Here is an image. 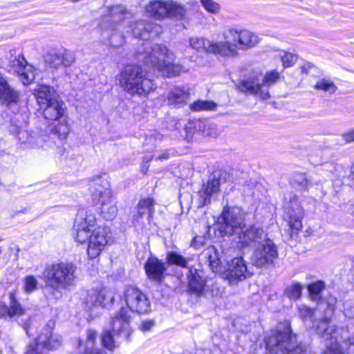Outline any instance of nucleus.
<instances>
[{
	"mask_svg": "<svg viewBox=\"0 0 354 354\" xmlns=\"http://www.w3.org/2000/svg\"><path fill=\"white\" fill-rule=\"evenodd\" d=\"M47 286L53 290L54 295L60 297L63 291L70 290L77 281V266L73 263L59 262L46 266L42 277Z\"/></svg>",
	"mask_w": 354,
	"mask_h": 354,
	"instance_id": "nucleus-3",
	"label": "nucleus"
},
{
	"mask_svg": "<svg viewBox=\"0 0 354 354\" xmlns=\"http://www.w3.org/2000/svg\"><path fill=\"white\" fill-rule=\"evenodd\" d=\"M101 341L103 346L109 350H113L115 347V340L111 332L109 330L103 331L101 335Z\"/></svg>",
	"mask_w": 354,
	"mask_h": 354,
	"instance_id": "nucleus-42",
	"label": "nucleus"
},
{
	"mask_svg": "<svg viewBox=\"0 0 354 354\" xmlns=\"http://www.w3.org/2000/svg\"><path fill=\"white\" fill-rule=\"evenodd\" d=\"M203 7L209 13L217 14L219 12L221 6L214 0H201Z\"/></svg>",
	"mask_w": 354,
	"mask_h": 354,
	"instance_id": "nucleus-46",
	"label": "nucleus"
},
{
	"mask_svg": "<svg viewBox=\"0 0 354 354\" xmlns=\"http://www.w3.org/2000/svg\"><path fill=\"white\" fill-rule=\"evenodd\" d=\"M236 239V241L241 247L251 245L257 247L262 243H265V241L268 239L267 234H265L263 230L256 226H252L245 231L242 230Z\"/></svg>",
	"mask_w": 354,
	"mask_h": 354,
	"instance_id": "nucleus-21",
	"label": "nucleus"
},
{
	"mask_svg": "<svg viewBox=\"0 0 354 354\" xmlns=\"http://www.w3.org/2000/svg\"><path fill=\"white\" fill-rule=\"evenodd\" d=\"M145 269L149 280L160 283L165 277L167 268L165 263L156 257L149 258Z\"/></svg>",
	"mask_w": 354,
	"mask_h": 354,
	"instance_id": "nucleus-28",
	"label": "nucleus"
},
{
	"mask_svg": "<svg viewBox=\"0 0 354 354\" xmlns=\"http://www.w3.org/2000/svg\"><path fill=\"white\" fill-rule=\"evenodd\" d=\"M303 286L298 283H295L288 286L285 290V295L292 300H297L300 298Z\"/></svg>",
	"mask_w": 354,
	"mask_h": 354,
	"instance_id": "nucleus-38",
	"label": "nucleus"
},
{
	"mask_svg": "<svg viewBox=\"0 0 354 354\" xmlns=\"http://www.w3.org/2000/svg\"><path fill=\"white\" fill-rule=\"evenodd\" d=\"M10 70L15 73L24 85L31 84L36 75L34 67L28 64L24 57L19 55L13 60L10 61Z\"/></svg>",
	"mask_w": 354,
	"mask_h": 354,
	"instance_id": "nucleus-19",
	"label": "nucleus"
},
{
	"mask_svg": "<svg viewBox=\"0 0 354 354\" xmlns=\"http://www.w3.org/2000/svg\"><path fill=\"white\" fill-rule=\"evenodd\" d=\"M336 304V299L333 297H328L327 299V306L328 310H331L332 312L335 310Z\"/></svg>",
	"mask_w": 354,
	"mask_h": 354,
	"instance_id": "nucleus-52",
	"label": "nucleus"
},
{
	"mask_svg": "<svg viewBox=\"0 0 354 354\" xmlns=\"http://www.w3.org/2000/svg\"><path fill=\"white\" fill-rule=\"evenodd\" d=\"M145 24V21H138L133 24L131 31L135 37L146 39V32H144Z\"/></svg>",
	"mask_w": 354,
	"mask_h": 354,
	"instance_id": "nucleus-44",
	"label": "nucleus"
},
{
	"mask_svg": "<svg viewBox=\"0 0 354 354\" xmlns=\"http://www.w3.org/2000/svg\"><path fill=\"white\" fill-rule=\"evenodd\" d=\"M295 336L291 335L290 324L284 323L278 326L266 339V348L272 354H307L306 346H295Z\"/></svg>",
	"mask_w": 354,
	"mask_h": 354,
	"instance_id": "nucleus-5",
	"label": "nucleus"
},
{
	"mask_svg": "<svg viewBox=\"0 0 354 354\" xmlns=\"http://www.w3.org/2000/svg\"><path fill=\"white\" fill-rule=\"evenodd\" d=\"M155 322L153 319H145L142 320L139 324L138 328L144 332H148L154 326Z\"/></svg>",
	"mask_w": 354,
	"mask_h": 354,
	"instance_id": "nucleus-48",
	"label": "nucleus"
},
{
	"mask_svg": "<svg viewBox=\"0 0 354 354\" xmlns=\"http://www.w3.org/2000/svg\"><path fill=\"white\" fill-rule=\"evenodd\" d=\"M112 234L109 227L99 225L94 228L90 234L87 245V255L93 259L100 255L106 246L110 243Z\"/></svg>",
	"mask_w": 354,
	"mask_h": 354,
	"instance_id": "nucleus-12",
	"label": "nucleus"
},
{
	"mask_svg": "<svg viewBox=\"0 0 354 354\" xmlns=\"http://www.w3.org/2000/svg\"><path fill=\"white\" fill-rule=\"evenodd\" d=\"M38 280L33 275H28L24 279V290L26 293H32L38 288Z\"/></svg>",
	"mask_w": 354,
	"mask_h": 354,
	"instance_id": "nucleus-40",
	"label": "nucleus"
},
{
	"mask_svg": "<svg viewBox=\"0 0 354 354\" xmlns=\"http://www.w3.org/2000/svg\"><path fill=\"white\" fill-rule=\"evenodd\" d=\"M343 139L347 143L354 142V129H352L343 134Z\"/></svg>",
	"mask_w": 354,
	"mask_h": 354,
	"instance_id": "nucleus-51",
	"label": "nucleus"
},
{
	"mask_svg": "<svg viewBox=\"0 0 354 354\" xmlns=\"http://www.w3.org/2000/svg\"><path fill=\"white\" fill-rule=\"evenodd\" d=\"M222 35L223 56H236L239 50H248L260 42L258 35L247 30L230 28L223 31Z\"/></svg>",
	"mask_w": 354,
	"mask_h": 354,
	"instance_id": "nucleus-6",
	"label": "nucleus"
},
{
	"mask_svg": "<svg viewBox=\"0 0 354 354\" xmlns=\"http://www.w3.org/2000/svg\"><path fill=\"white\" fill-rule=\"evenodd\" d=\"M122 299L128 308L138 314H145L150 311V302L147 296L134 286L126 287Z\"/></svg>",
	"mask_w": 354,
	"mask_h": 354,
	"instance_id": "nucleus-13",
	"label": "nucleus"
},
{
	"mask_svg": "<svg viewBox=\"0 0 354 354\" xmlns=\"http://www.w3.org/2000/svg\"><path fill=\"white\" fill-rule=\"evenodd\" d=\"M189 259L184 257L176 252H168L166 256V261L169 266H178L186 268Z\"/></svg>",
	"mask_w": 354,
	"mask_h": 354,
	"instance_id": "nucleus-35",
	"label": "nucleus"
},
{
	"mask_svg": "<svg viewBox=\"0 0 354 354\" xmlns=\"http://www.w3.org/2000/svg\"><path fill=\"white\" fill-rule=\"evenodd\" d=\"M314 87L317 90H322L330 93H333L337 90L335 84L332 81L326 79L318 81Z\"/></svg>",
	"mask_w": 354,
	"mask_h": 354,
	"instance_id": "nucleus-41",
	"label": "nucleus"
},
{
	"mask_svg": "<svg viewBox=\"0 0 354 354\" xmlns=\"http://www.w3.org/2000/svg\"><path fill=\"white\" fill-rule=\"evenodd\" d=\"M202 255L208 261L209 266L214 272H223V266H222V261L218 250L214 246L207 247L204 250Z\"/></svg>",
	"mask_w": 354,
	"mask_h": 354,
	"instance_id": "nucleus-33",
	"label": "nucleus"
},
{
	"mask_svg": "<svg viewBox=\"0 0 354 354\" xmlns=\"http://www.w3.org/2000/svg\"><path fill=\"white\" fill-rule=\"evenodd\" d=\"M53 322L48 323L35 342L29 344L25 354H38L39 346L47 349H53L59 346L62 343V339L59 336L53 335Z\"/></svg>",
	"mask_w": 354,
	"mask_h": 354,
	"instance_id": "nucleus-16",
	"label": "nucleus"
},
{
	"mask_svg": "<svg viewBox=\"0 0 354 354\" xmlns=\"http://www.w3.org/2000/svg\"><path fill=\"white\" fill-rule=\"evenodd\" d=\"M75 60L73 55L66 49L55 50L48 52L45 57V62L51 68L61 66H69Z\"/></svg>",
	"mask_w": 354,
	"mask_h": 354,
	"instance_id": "nucleus-24",
	"label": "nucleus"
},
{
	"mask_svg": "<svg viewBox=\"0 0 354 354\" xmlns=\"http://www.w3.org/2000/svg\"><path fill=\"white\" fill-rule=\"evenodd\" d=\"M279 78V73L277 71L268 72L265 75L254 73L243 82L241 89L262 100H267L270 97L269 88L274 85Z\"/></svg>",
	"mask_w": 354,
	"mask_h": 354,
	"instance_id": "nucleus-8",
	"label": "nucleus"
},
{
	"mask_svg": "<svg viewBox=\"0 0 354 354\" xmlns=\"http://www.w3.org/2000/svg\"><path fill=\"white\" fill-rule=\"evenodd\" d=\"M84 354H105V353H102V352L98 349H93V350L89 351L88 353L86 351H84Z\"/></svg>",
	"mask_w": 354,
	"mask_h": 354,
	"instance_id": "nucleus-55",
	"label": "nucleus"
},
{
	"mask_svg": "<svg viewBox=\"0 0 354 354\" xmlns=\"http://www.w3.org/2000/svg\"><path fill=\"white\" fill-rule=\"evenodd\" d=\"M288 198L289 201H286L283 205L286 212V220L289 227L292 231L297 232L302 228V219L304 216V212L297 196H290Z\"/></svg>",
	"mask_w": 354,
	"mask_h": 354,
	"instance_id": "nucleus-17",
	"label": "nucleus"
},
{
	"mask_svg": "<svg viewBox=\"0 0 354 354\" xmlns=\"http://www.w3.org/2000/svg\"><path fill=\"white\" fill-rule=\"evenodd\" d=\"M34 95L41 109L59 99L55 90L53 87L44 84L39 85L35 88Z\"/></svg>",
	"mask_w": 354,
	"mask_h": 354,
	"instance_id": "nucleus-29",
	"label": "nucleus"
},
{
	"mask_svg": "<svg viewBox=\"0 0 354 354\" xmlns=\"http://www.w3.org/2000/svg\"><path fill=\"white\" fill-rule=\"evenodd\" d=\"M151 158H152V157L150 156V157H147V158H145V160H146L147 162H149L151 160Z\"/></svg>",
	"mask_w": 354,
	"mask_h": 354,
	"instance_id": "nucleus-56",
	"label": "nucleus"
},
{
	"mask_svg": "<svg viewBox=\"0 0 354 354\" xmlns=\"http://www.w3.org/2000/svg\"><path fill=\"white\" fill-rule=\"evenodd\" d=\"M325 283L323 281H317L308 285V290L312 300L319 301L321 297L319 294L324 289Z\"/></svg>",
	"mask_w": 354,
	"mask_h": 354,
	"instance_id": "nucleus-36",
	"label": "nucleus"
},
{
	"mask_svg": "<svg viewBox=\"0 0 354 354\" xmlns=\"http://www.w3.org/2000/svg\"><path fill=\"white\" fill-rule=\"evenodd\" d=\"M27 313V309L17 299L14 293H10L9 306L0 302V318L18 319Z\"/></svg>",
	"mask_w": 354,
	"mask_h": 354,
	"instance_id": "nucleus-26",
	"label": "nucleus"
},
{
	"mask_svg": "<svg viewBox=\"0 0 354 354\" xmlns=\"http://www.w3.org/2000/svg\"><path fill=\"white\" fill-rule=\"evenodd\" d=\"M189 88L185 86H174L170 89L167 95L169 104L176 108L185 106L189 100Z\"/></svg>",
	"mask_w": 354,
	"mask_h": 354,
	"instance_id": "nucleus-30",
	"label": "nucleus"
},
{
	"mask_svg": "<svg viewBox=\"0 0 354 354\" xmlns=\"http://www.w3.org/2000/svg\"><path fill=\"white\" fill-rule=\"evenodd\" d=\"M189 46L198 52H205L223 56V40L213 42L203 37H191Z\"/></svg>",
	"mask_w": 354,
	"mask_h": 354,
	"instance_id": "nucleus-25",
	"label": "nucleus"
},
{
	"mask_svg": "<svg viewBox=\"0 0 354 354\" xmlns=\"http://www.w3.org/2000/svg\"><path fill=\"white\" fill-rule=\"evenodd\" d=\"M145 11L148 16L159 20L173 17L181 19L186 15L181 5L170 0L151 1L145 6Z\"/></svg>",
	"mask_w": 354,
	"mask_h": 354,
	"instance_id": "nucleus-9",
	"label": "nucleus"
},
{
	"mask_svg": "<svg viewBox=\"0 0 354 354\" xmlns=\"http://www.w3.org/2000/svg\"><path fill=\"white\" fill-rule=\"evenodd\" d=\"M10 131L16 136L19 148L26 149L43 147V139L41 136L32 135L28 131L16 127L10 129Z\"/></svg>",
	"mask_w": 354,
	"mask_h": 354,
	"instance_id": "nucleus-27",
	"label": "nucleus"
},
{
	"mask_svg": "<svg viewBox=\"0 0 354 354\" xmlns=\"http://www.w3.org/2000/svg\"><path fill=\"white\" fill-rule=\"evenodd\" d=\"M295 182L301 187V189H307L310 183L308 180L304 176L299 175L295 179Z\"/></svg>",
	"mask_w": 354,
	"mask_h": 354,
	"instance_id": "nucleus-50",
	"label": "nucleus"
},
{
	"mask_svg": "<svg viewBox=\"0 0 354 354\" xmlns=\"http://www.w3.org/2000/svg\"><path fill=\"white\" fill-rule=\"evenodd\" d=\"M97 337V333L93 329H88L86 332V342L84 347V351L87 353L94 348L95 341Z\"/></svg>",
	"mask_w": 354,
	"mask_h": 354,
	"instance_id": "nucleus-45",
	"label": "nucleus"
},
{
	"mask_svg": "<svg viewBox=\"0 0 354 354\" xmlns=\"http://www.w3.org/2000/svg\"><path fill=\"white\" fill-rule=\"evenodd\" d=\"M202 239L203 238L202 237H195L192 241V243H191V245L195 248H198V243H200V244L202 243Z\"/></svg>",
	"mask_w": 354,
	"mask_h": 354,
	"instance_id": "nucleus-53",
	"label": "nucleus"
},
{
	"mask_svg": "<svg viewBox=\"0 0 354 354\" xmlns=\"http://www.w3.org/2000/svg\"><path fill=\"white\" fill-rule=\"evenodd\" d=\"M154 204L153 199L151 198L140 200L138 205L137 214L134 216V218L139 221V218H142L145 215H147L149 219L154 212Z\"/></svg>",
	"mask_w": 354,
	"mask_h": 354,
	"instance_id": "nucleus-34",
	"label": "nucleus"
},
{
	"mask_svg": "<svg viewBox=\"0 0 354 354\" xmlns=\"http://www.w3.org/2000/svg\"><path fill=\"white\" fill-rule=\"evenodd\" d=\"M144 32H146V39L157 37L162 32V27L153 22L146 21Z\"/></svg>",
	"mask_w": 354,
	"mask_h": 354,
	"instance_id": "nucleus-39",
	"label": "nucleus"
},
{
	"mask_svg": "<svg viewBox=\"0 0 354 354\" xmlns=\"http://www.w3.org/2000/svg\"><path fill=\"white\" fill-rule=\"evenodd\" d=\"M278 257L276 245L272 240L267 239L256 247L251 257V263L256 267L261 268L272 264Z\"/></svg>",
	"mask_w": 354,
	"mask_h": 354,
	"instance_id": "nucleus-15",
	"label": "nucleus"
},
{
	"mask_svg": "<svg viewBox=\"0 0 354 354\" xmlns=\"http://www.w3.org/2000/svg\"><path fill=\"white\" fill-rule=\"evenodd\" d=\"M169 158V154L167 152H165L163 153L162 154H161L160 156H158L156 158V159L160 160V161H163V160H167Z\"/></svg>",
	"mask_w": 354,
	"mask_h": 354,
	"instance_id": "nucleus-54",
	"label": "nucleus"
},
{
	"mask_svg": "<svg viewBox=\"0 0 354 354\" xmlns=\"http://www.w3.org/2000/svg\"><path fill=\"white\" fill-rule=\"evenodd\" d=\"M225 180V178L223 176V174L220 173L213 174L207 184L203 185L199 191L200 203L201 205L210 203L211 197L220 191V187Z\"/></svg>",
	"mask_w": 354,
	"mask_h": 354,
	"instance_id": "nucleus-23",
	"label": "nucleus"
},
{
	"mask_svg": "<svg viewBox=\"0 0 354 354\" xmlns=\"http://www.w3.org/2000/svg\"><path fill=\"white\" fill-rule=\"evenodd\" d=\"M223 272L230 283L244 280L252 274L248 270L246 263L242 257H236L232 259Z\"/></svg>",
	"mask_w": 354,
	"mask_h": 354,
	"instance_id": "nucleus-18",
	"label": "nucleus"
},
{
	"mask_svg": "<svg viewBox=\"0 0 354 354\" xmlns=\"http://www.w3.org/2000/svg\"><path fill=\"white\" fill-rule=\"evenodd\" d=\"M129 320L130 316L127 310L122 308L111 322V328L114 334L127 340L131 333Z\"/></svg>",
	"mask_w": 354,
	"mask_h": 354,
	"instance_id": "nucleus-22",
	"label": "nucleus"
},
{
	"mask_svg": "<svg viewBox=\"0 0 354 354\" xmlns=\"http://www.w3.org/2000/svg\"><path fill=\"white\" fill-rule=\"evenodd\" d=\"M131 16L125 7L121 5L114 6L107 8V14L104 15L100 24L102 31L106 33V37L110 39L112 46L118 48L122 46L124 42V37L122 34L115 35L117 27L124 19Z\"/></svg>",
	"mask_w": 354,
	"mask_h": 354,
	"instance_id": "nucleus-7",
	"label": "nucleus"
},
{
	"mask_svg": "<svg viewBox=\"0 0 354 354\" xmlns=\"http://www.w3.org/2000/svg\"><path fill=\"white\" fill-rule=\"evenodd\" d=\"M216 107V104L212 101L198 100L190 104V109L194 111H212Z\"/></svg>",
	"mask_w": 354,
	"mask_h": 354,
	"instance_id": "nucleus-37",
	"label": "nucleus"
},
{
	"mask_svg": "<svg viewBox=\"0 0 354 354\" xmlns=\"http://www.w3.org/2000/svg\"><path fill=\"white\" fill-rule=\"evenodd\" d=\"M243 227V214L236 207L225 209L217 220V230L222 236H238Z\"/></svg>",
	"mask_w": 354,
	"mask_h": 354,
	"instance_id": "nucleus-11",
	"label": "nucleus"
},
{
	"mask_svg": "<svg viewBox=\"0 0 354 354\" xmlns=\"http://www.w3.org/2000/svg\"><path fill=\"white\" fill-rule=\"evenodd\" d=\"M113 301V292L106 288L88 290L84 298V302L88 308L94 306L106 307L111 305Z\"/></svg>",
	"mask_w": 354,
	"mask_h": 354,
	"instance_id": "nucleus-20",
	"label": "nucleus"
},
{
	"mask_svg": "<svg viewBox=\"0 0 354 354\" xmlns=\"http://www.w3.org/2000/svg\"><path fill=\"white\" fill-rule=\"evenodd\" d=\"M120 86L131 95L147 97L156 85L143 68L136 64L124 66L118 75Z\"/></svg>",
	"mask_w": 354,
	"mask_h": 354,
	"instance_id": "nucleus-2",
	"label": "nucleus"
},
{
	"mask_svg": "<svg viewBox=\"0 0 354 354\" xmlns=\"http://www.w3.org/2000/svg\"><path fill=\"white\" fill-rule=\"evenodd\" d=\"M96 221L93 214L84 209L80 210L75 220L73 227V236L76 241L84 243L87 241L91 233L92 227Z\"/></svg>",
	"mask_w": 354,
	"mask_h": 354,
	"instance_id": "nucleus-14",
	"label": "nucleus"
},
{
	"mask_svg": "<svg viewBox=\"0 0 354 354\" xmlns=\"http://www.w3.org/2000/svg\"><path fill=\"white\" fill-rule=\"evenodd\" d=\"M201 272L196 269H190L189 278V288L191 292L198 296L203 295L205 292V281L201 274Z\"/></svg>",
	"mask_w": 354,
	"mask_h": 354,
	"instance_id": "nucleus-32",
	"label": "nucleus"
},
{
	"mask_svg": "<svg viewBox=\"0 0 354 354\" xmlns=\"http://www.w3.org/2000/svg\"><path fill=\"white\" fill-rule=\"evenodd\" d=\"M280 59L284 68L293 66L297 59V57L290 53L283 51L279 54Z\"/></svg>",
	"mask_w": 354,
	"mask_h": 354,
	"instance_id": "nucleus-43",
	"label": "nucleus"
},
{
	"mask_svg": "<svg viewBox=\"0 0 354 354\" xmlns=\"http://www.w3.org/2000/svg\"><path fill=\"white\" fill-rule=\"evenodd\" d=\"M138 59L145 65L156 68L169 77L176 76L186 71L183 65L175 64L174 54L164 45L146 43Z\"/></svg>",
	"mask_w": 354,
	"mask_h": 354,
	"instance_id": "nucleus-1",
	"label": "nucleus"
},
{
	"mask_svg": "<svg viewBox=\"0 0 354 354\" xmlns=\"http://www.w3.org/2000/svg\"><path fill=\"white\" fill-rule=\"evenodd\" d=\"M89 193L93 202L99 205L100 213L106 220L113 219L118 214V206L113 198L111 185L107 178L95 176L89 183Z\"/></svg>",
	"mask_w": 354,
	"mask_h": 354,
	"instance_id": "nucleus-4",
	"label": "nucleus"
},
{
	"mask_svg": "<svg viewBox=\"0 0 354 354\" xmlns=\"http://www.w3.org/2000/svg\"><path fill=\"white\" fill-rule=\"evenodd\" d=\"M71 1H73V2H77V1H79L80 0H70Z\"/></svg>",
	"mask_w": 354,
	"mask_h": 354,
	"instance_id": "nucleus-57",
	"label": "nucleus"
},
{
	"mask_svg": "<svg viewBox=\"0 0 354 354\" xmlns=\"http://www.w3.org/2000/svg\"><path fill=\"white\" fill-rule=\"evenodd\" d=\"M46 120L48 122H57L58 124L55 125L52 131L62 139L66 138L69 133V127L64 118L65 113L64 104L62 100L57 99L48 106L41 109Z\"/></svg>",
	"mask_w": 354,
	"mask_h": 354,
	"instance_id": "nucleus-10",
	"label": "nucleus"
},
{
	"mask_svg": "<svg viewBox=\"0 0 354 354\" xmlns=\"http://www.w3.org/2000/svg\"><path fill=\"white\" fill-rule=\"evenodd\" d=\"M19 100L18 91L12 88L0 75V103L5 105L16 104Z\"/></svg>",
	"mask_w": 354,
	"mask_h": 354,
	"instance_id": "nucleus-31",
	"label": "nucleus"
},
{
	"mask_svg": "<svg viewBox=\"0 0 354 354\" xmlns=\"http://www.w3.org/2000/svg\"><path fill=\"white\" fill-rule=\"evenodd\" d=\"M299 313L301 317L304 318L310 317L313 315V309L306 306L301 305L298 308Z\"/></svg>",
	"mask_w": 354,
	"mask_h": 354,
	"instance_id": "nucleus-49",
	"label": "nucleus"
},
{
	"mask_svg": "<svg viewBox=\"0 0 354 354\" xmlns=\"http://www.w3.org/2000/svg\"><path fill=\"white\" fill-rule=\"evenodd\" d=\"M162 136L156 131H151L146 136V145H153L155 142L161 140Z\"/></svg>",
	"mask_w": 354,
	"mask_h": 354,
	"instance_id": "nucleus-47",
	"label": "nucleus"
}]
</instances>
